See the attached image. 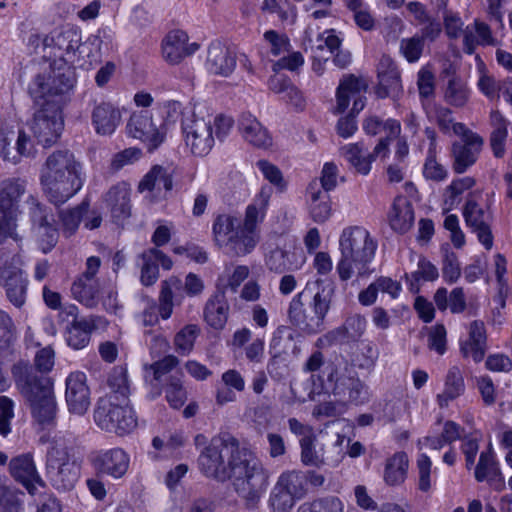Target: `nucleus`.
I'll list each match as a JSON object with an SVG mask.
<instances>
[{
  "label": "nucleus",
  "instance_id": "f257e3e1",
  "mask_svg": "<svg viewBox=\"0 0 512 512\" xmlns=\"http://www.w3.org/2000/svg\"><path fill=\"white\" fill-rule=\"evenodd\" d=\"M200 471L218 482L231 480L247 507H254L265 492L269 474L237 438L221 432L205 446L198 458Z\"/></svg>",
  "mask_w": 512,
  "mask_h": 512
},
{
  "label": "nucleus",
  "instance_id": "f03ea898",
  "mask_svg": "<svg viewBox=\"0 0 512 512\" xmlns=\"http://www.w3.org/2000/svg\"><path fill=\"white\" fill-rule=\"evenodd\" d=\"M81 35L72 28L55 29L42 39L40 60H33L36 72L29 86L35 99L45 95H62L71 91L76 82L75 64L80 63Z\"/></svg>",
  "mask_w": 512,
  "mask_h": 512
},
{
  "label": "nucleus",
  "instance_id": "7ed1b4c3",
  "mask_svg": "<svg viewBox=\"0 0 512 512\" xmlns=\"http://www.w3.org/2000/svg\"><path fill=\"white\" fill-rule=\"evenodd\" d=\"M40 184L46 199L61 206L82 189V165L69 150H56L41 168Z\"/></svg>",
  "mask_w": 512,
  "mask_h": 512
},
{
  "label": "nucleus",
  "instance_id": "20e7f679",
  "mask_svg": "<svg viewBox=\"0 0 512 512\" xmlns=\"http://www.w3.org/2000/svg\"><path fill=\"white\" fill-rule=\"evenodd\" d=\"M339 247L341 259L336 269L340 279L346 281L352 277L353 267L360 276L366 273V266L374 258L377 243L365 228L353 226L342 231Z\"/></svg>",
  "mask_w": 512,
  "mask_h": 512
},
{
  "label": "nucleus",
  "instance_id": "39448f33",
  "mask_svg": "<svg viewBox=\"0 0 512 512\" xmlns=\"http://www.w3.org/2000/svg\"><path fill=\"white\" fill-rule=\"evenodd\" d=\"M14 374L16 384L29 402L36 421L40 424L51 423L57 410L51 379L27 367L19 375L15 372Z\"/></svg>",
  "mask_w": 512,
  "mask_h": 512
},
{
  "label": "nucleus",
  "instance_id": "423d86ee",
  "mask_svg": "<svg viewBox=\"0 0 512 512\" xmlns=\"http://www.w3.org/2000/svg\"><path fill=\"white\" fill-rule=\"evenodd\" d=\"M317 291L314 294L308 310L303 309L302 293L296 295L289 305L288 316L290 321L308 334L322 331L324 319L330 309L334 288L323 286L316 282Z\"/></svg>",
  "mask_w": 512,
  "mask_h": 512
},
{
  "label": "nucleus",
  "instance_id": "0eeeda50",
  "mask_svg": "<svg viewBox=\"0 0 512 512\" xmlns=\"http://www.w3.org/2000/svg\"><path fill=\"white\" fill-rule=\"evenodd\" d=\"M26 192V181L19 177L0 182V244L8 237L16 239V221L21 198Z\"/></svg>",
  "mask_w": 512,
  "mask_h": 512
},
{
  "label": "nucleus",
  "instance_id": "6e6552de",
  "mask_svg": "<svg viewBox=\"0 0 512 512\" xmlns=\"http://www.w3.org/2000/svg\"><path fill=\"white\" fill-rule=\"evenodd\" d=\"M332 383V394L337 401L347 405H362L369 400L367 385L358 377L357 372L347 362L343 366H333L327 375Z\"/></svg>",
  "mask_w": 512,
  "mask_h": 512
},
{
  "label": "nucleus",
  "instance_id": "1a4fd4ad",
  "mask_svg": "<svg viewBox=\"0 0 512 512\" xmlns=\"http://www.w3.org/2000/svg\"><path fill=\"white\" fill-rule=\"evenodd\" d=\"M94 418L99 427L124 435L132 432L137 426V421L128 401L100 399L94 412Z\"/></svg>",
  "mask_w": 512,
  "mask_h": 512
},
{
  "label": "nucleus",
  "instance_id": "9d476101",
  "mask_svg": "<svg viewBox=\"0 0 512 512\" xmlns=\"http://www.w3.org/2000/svg\"><path fill=\"white\" fill-rule=\"evenodd\" d=\"M52 96L45 95L38 99L32 97L41 108L34 113L31 131L43 147H49L56 143L64 126L60 106L46 99Z\"/></svg>",
  "mask_w": 512,
  "mask_h": 512
},
{
  "label": "nucleus",
  "instance_id": "9b49d317",
  "mask_svg": "<svg viewBox=\"0 0 512 512\" xmlns=\"http://www.w3.org/2000/svg\"><path fill=\"white\" fill-rule=\"evenodd\" d=\"M80 476V466L72 459L66 448L52 447L46 458V477L57 490L74 488Z\"/></svg>",
  "mask_w": 512,
  "mask_h": 512
},
{
  "label": "nucleus",
  "instance_id": "f8f14e48",
  "mask_svg": "<svg viewBox=\"0 0 512 512\" xmlns=\"http://www.w3.org/2000/svg\"><path fill=\"white\" fill-rule=\"evenodd\" d=\"M181 128L186 145L196 156L207 155L214 146L213 126L210 121L199 118L194 112L184 115L181 119Z\"/></svg>",
  "mask_w": 512,
  "mask_h": 512
},
{
  "label": "nucleus",
  "instance_id": "ddd939ff",
  "mask_svg": "<svg viewBox=\"0 0 512 512\" xmlns=\"http://www.w3.org/2000/svg\"><path fill=\"white\" fill-rule=\"evenodd\" d=\"M100 264V258L89 257L86 262V270L73 282L71 287L74 298L87 307H95L98 303L100 286L95 276Z\"/></svg>",
  "mask_w": 512,
  "mask_h": 512
},
{
  "label": "nucleus",
  "instance_id": "4468645a",
  "mask_svg": "<svg viewBox=\"0 0 512 512\" xmlns=\"http://www.w3.org/2000/svg\"><path fill=\"white\" fill-rule=\"evenodd\" d=\"M65 401L71 414L82 416L88 411L91 404V391L84 372L73 371L67 376Z\"/></svg>",
  "mask_w": 512,
  "mask_h": 512
},
{
  "label": "nucleus",
  "instance_id": "2eb2a0df",
  "mask_svg": "<svg viewBox=\"0 0 512 512\" xmlns=\"http://www.w3.org/2000/svg\"><path fill=\"white\" fill-rule=\"evenodd\" d=\"M97 477L107 476L113 480L124 477L129 469V455L121 448L99 451L91 457Z\"/></svg>",
  "mask_w": 512,
  "mask_h": 512
},
{
  "label": "nucleus",
  "instance_id": "dca6fc26",
  "mask_svg": "<svg viewBox=\"0 0 512 512\" xmlns=\"http://www.w3.org/2000/svg\"><path fill=\"white\" fill-rule=\"evenodd\" d=\"M162 57L170 65L180 64L199 50L200 45L189 42L188 34L180 29L170 31L162 40Z\"/></svg>",
  "mask_w": 512,
  "mask_h": 512
},
{
  "label": "nucleus",
  "instance_id": "f3484780",
  "mask_svg": "<svg viewBox=\"0 0 512 512\" xmlns=\"http://www.w3.org/2000/svg\"><path fill=\"white\" fill-rule=\"evenodd\" d=\"M9 472L14 480L22 484L32 496L36 495L38 486L42 489L46 487L30 453L13 457L9 462Z\"/></svg>",
  "mask_w": 512,
  "mask_h": 512
},
{
  "label": "nucleus",
  "instance_id": "a211bd4d",
  "mask_svg": "<svg viewBox=\"0 0 512 512\" xmlns=\"http://www.w3.org/2000/svg\"><path fill=\"white\" fill-rule=\"evenodd\" d=\"M463 215L467 225L477 234L478 240L487 250H490L493 246V235L489 224L491 220L490 214L479 207L476 201L468 199Z\"/></svg>",
  "mask_w": 512,
  "mask_h": 512
},
{
  "label": "nucleus",
  "instance_id": "6ab92c4d",
  "mask_svg": "<svg viewBox=\"0 0 512 512\" xmlns=\"http://www.w3.org/2000/svg\"><path fill=\"white\" fill-rule=\"evenodd\" d=\"M364 88L361 80L354 75H349L341 80L336 93L337 106L335 113H343L353 99V107L349 114L356 115L365 107V98L359 95Z\"/></svg>",
  "mask_w": 512,
  "mask_h": 512
},
{
  "label": "nucleus",
  "instance_id": "aec40b11",
  "mask_svg": "<svg viewBox=\"0 0 512 512\" xmlns=\"http://www.w3.org/2000/svg\"><path fill=\"white\" fill-rule=\"evenodd\" d=\"M483 144V138L479 135H471L467 142H454L451 148L453 170L461 174L474 165Z\"/></svg>",
  "mask_w": 512,
  "mask_h": 512
},
{
  "label": "nucleus",
  "instance_id": "412c9836",
  "mask_svg": "<svg viewBox=\"0 0 512 512\" xmlns=\"http://www.w3.org/2000/svg\"><path fill=\"white\" fill-rule=\"evenodd\" d=\"M236 54L219 41L212 42L208 47L206 65L214 75L228 77L235 70Z\"/></svg>",
  "mask_w": 512,
  "mask_h": 512
},
{
  "label": "nucleus",
  "instance_id": "4be33fe9",
  "mask_svg": "<svg viewBox=\"0 0 512 512\" xmlns=\"http://www.w3.org/2000/svg\"><path fill=\"white\" fill-rule=\"evenodd\" d=\"M130 136L149 144V150L156 149L164 140V133L153 124L147 113L133 114L127 124Z\"/></svg>",
  "mask_w": 512,
  "mask_h": 512
},
{
  "label": "nucleus",
  "instance_id": "5701e85b",
  "mask_svg": "<svg viewBox=\"0 0 512 512\" xmlns=\"http://www.w3.org/2000/svg\"><path fill=\"white\" fill-rule=\"evenodd\" d=\"M238 129L243 139L254 147L266 149L272 145L268 130L249 112L239 116Z\"/></svg>",
  "mask_w": 512,
  "mask_h": 512
},
{
  "label": "nucleus",
  "instance_id": "b1692460",
  "mask_svg": "<svg viewBox=\"0 0 512 512\" xmlns=\"http://www.w3.org/2000/svg\"><path fill=\"white\" fill-rule=\"evenodd\" d=\"M0 278L7 298L14 306L20 308L25 303L27 290V280L22 270L16 266L6 265L0 272Z\"/></svg>",
  "mask_w": 512,
  "mask_h": 512
},
{
  "label": "nucleus",
  "instance_id": "393cba45",
  "mask_svg": "<svg viewBox=\"0 0 512 512\" xmlns=\"http://www.w3.org/2000/svg\"><path fill=\"white\" fill-rule=\"evenodd\" d=\"M98 327L97 317L89 316L82 319H72L66 326L64 337L67 345L73 350H82L88 346L91 334Z\"/></svg>",
  "mask_w": 512,
  "mask_h": 512
},
{
  "label": "nucleus",
  "instance_id": "a878e982",
  "mask_svg": "<svg viewBox=\"0 0 512 512\" xmlns=\"http://www.w3.org/2000/svg\"><path fill=\"white\" fill-rule=\"evenodd\" d=\"M365 328L366 319L359 314H354L347 317L341 326L331 330L324 337L329 345L358 341L364 334Z\"/></svg>",
  "mask_w": 512,
  "mask_h": 512
},
{
  "label": "nucleus",
  "instance_id": "bb28decb",
  "mask_svg": "<svg viewBox=\"0 0 512 512\" xmlns=\"http://www.w3.org/2000/svg\"><path fill=\"white\" fill-rule=\"evenodd\" d=\"M307 202L311 218L316 223L327 221L332 212L329 193L322 191L317 180H313L307 187Z\"/></svg>",
  "mask_w": 512,
  "mask_h": 512
},
{
  "label": "nucleus",
  "instance_id": "cd10ccee",
  "mask_svg": "<svg viewBox=\"0 0 512 512\" xmlns=\"http://www.w3.org/2000/svg\"><path fill=\"white\" fill-rule=\"evenodd\" d=\"M477 45L497 46L498 40L493 36L491 28L485 22L475 20L463 30V46L465 53L471 55Z\"/></svg>",
  "mask_w": 512,
  "mask_h": 512
},
{
  "label": "nucleus",
  "instance_id": "c85d7f7f",
  "mask_svg": "<svg viewBox=\"0 0 512 512\" xmlns=\"http://www.w3.org/2000/svg\"><path fill=\"white\" fill-rule=\"evenodd\" d=\"M121 120L120 111L111 103L101 102L92 112V123L98 134H112Z\"/></svg>",
  "mask_w": 512,
  "mask_h": 512
},
{
  "label": "nucleus",
  "instance_id": "c756f323",
  "mask_svg": "<svg viewBox=\"0 0 512 512\" xmlns=\"http://www.w3.org/2000/svg\"><path fill=\"white\" fill-rule=\"evenodd\" d=\"M475 478L478 482L489 481L497 489L504 487V479L495 461L491 445L488 450L480 454L479 462L475 469Z\"/></svg>",
  "mask_w": 512,
  "mask_h": 512
},
{
  "label": "nucleus",
  "instance_id": "7c9ffc66",
  "mask_svg": "<svg viewBox=\"0 0 512 512\" xmlns=\"http://www.w3.org/2000/svg\"><path fill=\"white\" fill-rule=\"evenodd\" d=\"M105 202L114 219L123 220L130 216L129 189L125 183L112 186L105 195Z\"/></svg>",
  "mask_w": 512,
  "mask_h": 512
},
{
  "label": "nucleus",
  "instance_id": "2f4dec72",
  "mask_svg": "<svg viewBox=\"0 0 512 512\" xmlns=\"http://www.w3.org/2000/svg\"><path fill=\"white\" fill-rule=\"evenodd\" d=\"M228 310L224 292H216L205 305L204 319L212 328L222 329L228 319Z\"/></svg>",
  "mask_w": 512,
  "mask_h": 512
},
{
  "label": "nucleus",
  "instance_id": "473e14b6",
  "mask_svg": "<svg viewBox=\"0 0 512 512\" xmlns=\"http://www.w3.org/2000/svg\"><path fill=\"white\" fill-rule=\"evenodd\" d=\"M389 221L393 230L399 233L407 232L414 223L412 204L404 197H397L389 214Z\"/></svg>",
  "mask_w": 512,
  "mask_h": 512
},
{
  "label": "nucleus",
  "instance_id": "72a5a7b5",
  "mask_svg": "<svg viewBox=\"0 0 512 512\" xmlns=\"http://www.w3.org/2000/svg\"><path fill=\"white\" fill-rule=\"evenodd\" d=\"M165 191H171L173 188L172 172L163 166L154 165L150 171L143 177L138 185L140 192L144 191H160L161 188Z\"/></svg>",
  "mask_w": 512,
  "mask_h": 512
},
{
  "label": "nucleus",
  "instance_id": "f704fd0d",
  "mask_svg": "<svg viewBox=\"0 0 512 512\" xmlns=\"http://www.w3.org/2000/svg\"><path fill=\"white\" fill-rule=\"evenodd\" d=\"M259 242V233H250L245 229L238 227L230 236L226 249L232 256H245L249 254Z\"/></svg>",
  "mask_w": 512,
  "mask_h": 512
},
{
  "label": "nucleus",
  "instance_id": "c9c22d12",
  "mask_svg": "<svg viewBox=\"0 0 512 512\" xmlns=\"http://www.w3.org/2000/svg\"><path fill=\"white\" fill-rule=\"evenodd\" d=\"M182 281L175 276L170 277L161 284V291L159 295V306L157 312L162 319H168L173 312V297L176 292L181 291Z\"/></svg>",
  "mask_w": 512,
  "mask_h": 512
},
{
  "label": "nucleus",
  "instance_id": "e433bc0d",
  "mask_svg": "<svg viewBox=\"0 0 512 512\" xmlns=\"http://www.w3.org/2000/svg\"><path fill=\"white\" fill-rule=\"evenodd\" d=\"M408 469L406 453L397 452L387 459L384 471V480L390 485H399L404 482Z\"/></svg>",
  "mask_w": 512,
  "mask_h": 512
},
{
  "label": "nucleus",
  "instance_id": "4c0bfd02",
  "mask_svg": "<svg viewBox=\"0 0 512 512\" xmlns=\"http://www.w3.org/2000/svg\"><path fill=\"white\" fill-rule=\"evenodd\" d=\"M464 389L465 385L462 373L458 367L453 366L447 373L443 393L438 395L439 405L441 407L447 406L448 402L459 397L464 392Z\"/></svg>",
  "mask_w": 512,
  "mask_h": 512
},
{
  "label": "nucleus",
  "instance_id": "58836bf2",
  "mask_svg": "<svg viewBox=\"0 0 512 512\" xmlns=\"http://www.w3.org/2000/svg\"><path fill=\"white\" fill-rule=\"evenodd\" d=\"M277 486L292 495L297 500L305 497L307 488L305 485L304 474L300 471L292 470L283 472L277 479Z\"/></svg>",
  "mask_w": 512,
  "mask_h": 512
},
{
  "label": "nucleus",
  "instance_id": "ea45409f",
  "mask_svg": "<svg viewBox=\"0 0 512 512\" xmlns=\"http://www.w3.org/2000/svg\"><path fill=\"white\" fill-rule=\"evenodd\" d=\"M107 384L111 389V394L108 398L112 397V400H122V402L128 401L130 394L127 369L124 366H115L107 380Z\"/></svg>",
  "mask_w": 512,
  "mask_h": 512
},
{
  "label": "nucleus",
  "instance_id": "a19ab883",
  "mask_svg": "<svg viewBox=\"0 0 512 512\" xmlns=\"http://www.w3.org/2000/svg\"><path fill=\"white\" fill-rule=\"evenodd\" d=\"M365 149L361 143L349 144L340 149L341 155L355 168L358 173L366 175L371 169L369 154L364 155Z\"/></svg>",
  "mask_w": 512,
  "mask_h": 512
},
{
  "label": "nucleus",
  "instance_id": "79ce46f5",
  "mask_svg": "<svg viewBox=\"0 0 512 512\" xmlns=\"http://www.w3.org/2000/svg\"><path fill=\"white\" fill-rule=\"evenodd\" d=\"M17 338V329L9 314L0 310V353L10 354Z\"/></svg>",
  "mask_w": 512,
  "mask_h": 512
},
{
  "label": "nucleus",
  "instance_id": "37998d69",
  "mask_svg": "<svg viewBox=\"0 0 512 512\" xmlns=\"http://www.w3.org/2000/svg\"><path fill=\"white\" fill-rule=\"evenodd\" d=\"M438 276L439 273L436 266L425 258H421L418 262V269L411 274H406L405 278L409 282L410 291L416 293L419 291L420 280L434 281Z\"/></svg>",
  "mask_w": 512,
  "mask_h": 512
},
{
  "label": "nucleus",
  "instance_id": "c03bdc74",
  "mask_svg": "<svg viewBox=\"0 0 512 512\" xmlns=\"http://www.w3.org/2000/svg\"><path fill=\"white\" fill-rule=\"evenodd\" d=\"M444 99L451 106L464 107L469 100V90L466 84L460 78H451L445 89Z\"/></svg>",
  "mask_w": 512,
  "mask_h": 512
},
{
  "label": "nucleus",
  "instance_id": "a18cd8bd",
  "mask_svg": "<svg viewBox=\"0 0 512 512\" xmlns=\"http://www.w3.org/2000/svg\"><path fill=\"white\" fill-rule=\"evenodd\" d=\"M379 82L376 88V94L380 98L391 97L398 98L402 94V84L399 71L384 74L378 77Z\"/></svg>",
  "mask_w": 512,
  "mask_h": 512
},
{
  "label": "nucleus",
  "instance_id": "49530a36",
  "mask_svg": "<svg viewBox=\"0 0 512 512\" xmlns=\"http://www.w3.org/2000/svg\"><path fill=\"white\" fill-rule=\"evenodd\" d=\"M236 219L228 214L218 215L213 223V235L219 247L226 246L230 236L235 232Z\"/></svg>",
  "mask_w": 512,
  "mask_h": 512
},
{
  "label": "nucleus",
  "instance_id": "de8ad7c7",
  "mask_svg": "<svg viewBox=\"0 0 512 512\" xmlns=\"http://www.w3.org/2000/svg\"><path fill=\"white\" fill-rule=\"evenodd\" d=\"M89 204L82 202L80 205L68 209L62 210L59 214L63 231L67 236L72 235L78 228L83 215L88 211Z\"/></svg>",
  "mask_w": 512,
  "mask_h": 512
},
{
  "label": "nucleus",
  "instance_id": "09e8293b",
  "mask_svg": "<svg viewBox=\"0 0 512 512\" xmlns=\"http://www.w3.org/2000/svg\"><path fill=\"white\" fill-rule=\"evenodd\" d=\"M441 253L443 256V278L449 283H454L461 275L458 257L456 253L451 250L449 244L447 243L441 246Z\"/></svg>",
  "mask_w": 512,
  "mask_h": 512
},
{
  "label": "nucleus",
  "instance_id": "8fccbe9b",
  "mask_svg": "<svg viewBox=\"0 0 512 512\" xmlns=\"http://www.w3.org/2000/svg\"><path fill=\"white\" fill-rule=\"evenodd\" d=\"M199 328L197 325H186L183 329H181L174 338V344L176 350L182 354H189L194 346V342L196 337L199 334Z\"/></svg>",
  "mask_w": 512,
  "mask_h": 512
},
{
  "label": "nucleus",
  "instance_id": "3c124183",
  "mask_svg": "<svg viewBox=\"0 0 512 512\" xmlns=\"http://www.w3.org/2000/svg\"><path fill=\"white\" fill-rule=\"evenodd\" d=\"M296 501L298 500L284 491L283 488L274 485L269 498V504L274 512H288L294 507Z\"/></svg>",
  "mask_w": 512,
  "mask_h": 512
},
{
  "label": "nucleus",
  "instance_id": "603ef678",
  "mask_svg": "<svg viewBox=\"0 0 512 512\" xmlns=\"http://www.w3.org/2000/svg\"><path fill=\"white\" fill-rule=\"evenodd\" d=\"M314 441L315 435L300 439L301 461L306 466L321 467L324 465L325 461L323 457L316 452Z\"/></svg>",
  "mask_w": 512,
  "mask_h": 512
},
{
  "label": "nucleus",
  "instance_id": "864d4df0",
  "mask_svg": "<svg viewBox=\"0 0 512 512\" xmlns=\"http://www.w3.org/2000/svg\"><path fill=\"white\" fill-rule=\"evenodd\" d=\"M424 49L423 38L413 36L400 41V52L409 63L417 62Z\"/></svg>",
  "mask_w": 512,
  "mask_h": 512
},
{
  "label": "nucleus",
  "instance_id": "5fc2aeb1",
  "mask_svg": "<svg viewBox=\"0 0 512 512\" xmlns=\"http://www.w3.org/2000/svg\"><path fill=\"white\" fill-rule=\"evenodd\" d=\"M166 399L174 409H179L184 405L187 399V392L182 386L180 379L170 378L166 388Z\"/></svg>",
  "mask_w": 512,
  "mask_h": 512
},
{
  "label": "nucleus",
  "instance_id": "6e6d98bb",
  "mask_svg": "<svg viewBox=\"0 0 512 512\" xmlns=\"http://www.w3.org/2000/svg\"><path fill=\"white\" fill-rule=\"evenodd\" d=\"M141 264V283L145 286L153 285L159 277V268L152 256H148V250L144 251L140 256Z\"/></svg>",
  "mask_w": 512,
  "mask_h": 512
},
{
  "label": "nucleus",
  "instance_id": "4d7b16f0",
  "mask_svg": "<svg viewBox=\"0 0 512 512\" xmlns=\"http://www.w3.org/2000/svg\"><path fill=\"white\" fill-rule=\"evenodd\" d=\"M14 403L7 396H0V435L10 433V421L14 417Z\"/></svg>",
  "mask_w": 512,
  "mask_h": 512
},
{
  "label": "nucleus",
  "instance_id": "13d9d810",
  "mask_svg": "<svg viewBox=\"0 0 512 512\" xmlns=\"http://www.w3.org/2000/svg\"><path fill=\"white\" fill-rule=\"evenodd\" d=\"M179 364V360L174 355L165 356L163 359L154 362L150 365L152 370L153 380L161 382L163 376L168 374L173 368Z\"/></svg>",
  "mask_w": 512,
  "mask_h": 512
},
{
  "label": "nucleus",
  "instance_id": "bf43d9fd",
  "mask_svg": "<svg viewBox=\"0 0 512 512\" xmlns=\"http://www.w3.org/2000/svg\"><path fill=\"white\" fill-rule=\"evenodd\" d=\"M257 167L263 173L265 179H267L271 184L279 187L281 190L284 189L285 182L283 175L277 166L266 160H259L257 162Z\"/></svg>",
  "mask_w": 512,
  "mask_h": 512
},
{
  "label": "nucleus",
  "instance_id": "052dcab7",
  "mask_svg": "<svg viewBox=\"0 0 512 512\" xmlns=\"http://www.w3.org/2000/svg\"><path fill=\"white\" fill-rule=\"evenodd\" d=\"M337 166L328 162L325 163L321 172L319 187L322 191L329 193L337 186Z\"/></svg>",
  "mask_w": 512,
  "mask_h": 512
},
{
  "label": "nucleus",
  "instance_id": "680f3d73",
  "mask_svg": "<svg viewBox=\"0 0 512 512\" xmlns=\"http://www.w3.org/2000/svg\"><path fill=\"white\" fill-rule=\"evenodd\" d=\"M20 496H24V493L17 489L10 488L0 500V507L3 512H22V500Z\"/></svg>",
  "mask_w": 512,
  "mask_h": 512
},
{
  "label": "nucleus",
  "instance_id": "e2e57ef3",
  "mask_svg": "<svg viewBox=\"0 0 512 512\" xmlns=\"http://www.w3.org/2000/svg\"><path fill=\"white\" fill-rule=\"evenodd\" d=\"M264 217V212L262 209L257 208L254 204L248 205L245 212V218L242 226L240 228L245 229V231H249L250 233H259L258 231V223L262 221Z\"/></svg>",
  "mask_w": 512,
  "mask_h": 512
},
{
  "label": "nucleus",
  "instance_id": "0e129e2a",
  "mask_svg": "<svg viewBox=\"0 0 512 512\" xmlns=\"http://www.w3.org/2000/svg\"><path fill=\"white\" fill-rule=\"evenodd\" d=\"M266 266L270 271L282 273L287 268V254L280 248H275L266 257Z\"/></svg>",
  "mask_w": 512,
  "mask_h": 512
},
{
  "label": "nucleus",
  "instance_id": "69168bd1",
  "mask_svg": "<svg viewBox=\"0 0 512 512\" xmlns=\"http://www.w3.org/2000/svg\"><path fill=\"white\" fill-rule=\"evenodd\" d=\"M428 346L440 355L446 350V330L443 325H436L429 333Z\"/></svg>",
  "mask_w": 512,
  "mask_h": 512
},
{
  "label": "nucleus",
  "instance_id": "338daca9",
  "mask_svg": "<svg viewBox=\"0 0 512 512\" xmlns=\"http://www.w3.org/2000/svg\"><path fill=\"white\" fill-rule=\"evenodd\" d=\"M434 80V75L430 70L423 68L418 72L417 85L421 97L427 98L434 93Z\"/></svg>",
  "mask_w": 512,
  "mask_h": 512
},
{
  "label": "nucleus",
  "instance_id": "774afa93",
  "mask_svg": "<svg viewBox=\"0 0 512 512\" xmlns=\"http://www.w3.org/2000/svg\"><path fill=\"white\" fill-rule=\"evenodd\" d=\"M316 512H343L342 501L335 496H327L313 500Z\"/></svg>",
  "mask_w": 512,
  "mask_h": 512
}]
</instances>
